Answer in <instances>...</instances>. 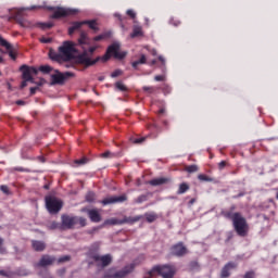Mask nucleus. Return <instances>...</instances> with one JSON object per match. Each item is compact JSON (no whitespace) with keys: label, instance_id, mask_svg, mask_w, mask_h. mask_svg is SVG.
<instances>
[{"label":"nucleus","instance_id":"f257e3e1","mask_svg":"<svg viewBox=\"0 0 278 278\" xmlns=\"http://www.w3.org/2000/svg\"><path fill=\"white\" fill-rule=\"evenodd\" d=\"M112 55L113 58H115V60H124L127 53L121 52V43L114 42L108 47L106 52L103 56H98L94 60H92L90 59V56H88V52L85 51L84 53L78 54L76 60L78 64H83V66H86V68H88L90 66H94L97 62H108L110 58H112Z\"/></svg>","mask_w":278,"mask_h":278},{"label":"nucleus","instance_id":"f03ea898","mask_svg":"<svg viewBox=\"0 0 278 278\" xmlns=\"http://www.w3.org/2000/svg\"><path fill=\"white\" fill-rule=\"evenodd\" d=\"M236 206L232 205L229 211H222V216L232 222V227L240 238H247L249 236V223H247V218L242 216V213L233 211Z\"/></svg>","mask_w":278,"mask_h":278},{"label":"nucleus","instance_id":"7ed1b4c3","mask_svg":"<svg viewBox=\"0 0 278 278\" xmlns=\"http://www.w3.org/2000/svg\"><path fill=\"white\" fill-rule=\"evenodd\" d=\"M177 274L175 265H156L148 273L149 277L160 275L163 278H173Z\"/></svg>","mask_w":278,"mask_h":278},{"label":"nucleus","instance_id":"20e7f679","mask_svg":"<svg viewBox=\"0 0 278 278\" xmlns=\"http://www.w3.org/2000/svg\"><path fill=\"white\" fill-rule=\"evenodd\" d=\"M77 43L73 41H64L61 47H59V53L63 58V62H71L75 60V53H77Z\"/></svg>","mask_w":278,"mask_h":278},{"label":"nucleus","instance_id":"39448f33","mask_svg":"<svg viewBox=\"0 0 278 278\" xmlns=\"http://www.w3.org/2000/svg\"><path fill=\"white\" fill-rule=\"evenodd\" d=\"M49 12H53L50 18L60 20L66 18V16H75L79 11L77 9H68L64 7H46Z\"/></svg>","mask_w":278,"mask_h":278},{"label":"nucleus","instance_id":"423d86ee","mask_svg":"<svg viewBox=\"0 0 278 278\" xmlns=\"http://www.w3.org/2000/svg\"><path fill=\"white\" fill-rule=\"evenodd\" d=\"M134 268H136V264L134 263L126 265L122 270L117 271L115 267H111L104 273V278H125L127 275L134 273Z\"/></svg>","mask_w":278,"mask_h":278},{"label":"nucleus","instance_id":"0eeeda50","mask_svg":"<svg viewBox=\"0 0 278 278\" xmlns=\"http://www.w3.org/2000/svg\"><path fill=\"white\" fill-rule=\"evenodd\" d=\"M63 205L64 203L62 200L53 195L46 197V207L50 214H58V212L62 210Z\"/></svg>","mask_w":278,"mask_h":278},{"label":"nucleus","instance_id":"6e6552de","mask_svg":"<svg viewBox=\"0 0 278 278\" xmlns=\"http://www.w3.org/2000/svg\"><path fill=\"white\" fill-rule=\"evenodd\" d=\"M139 220H142V215H137L135 217H124L123 219H117V218H110L105 219L103 223V226L105 225H134V223H138Z\"/></svg>","mask_w":278,"mask_h":278},{"label":"nucleus","instance_id":"1a4fd4ad","mask_svg":"<svg viewBox=\"0 0 278 278\" xmlns=\"http://www.w3.org/2000/svg\"><path fill=\"white\" fill-rule=\"evenodd\" d=\"M75 225H77V216L63 214L61 216V231H66L68 229H75Z\"/></svg>","mask_w":278,"mask_h":278},{"label":"nucleus","instance_id":"9d476101","mask_svg":"<svg viewBox=\"0 0 278 278\" xmlns=\"http://www.w3.org/2000/svg\"><path fill=\"white\" fill-rule=\"evenodd\" d=\"M56 74H53L51 76L52 79V86L59 85L62 86L64 85V81L71 77H75V74L73 72H65L62 73L60 71H55Z\"/></svg>","mask_w":278,"mask_h":278},{"label":"nucleus","instance_id":"9b49d317","mask_svg":"<svg viewBox=\"0 0 278 278\" xmlns=\"http://www.w3.org/2000/svg\"><path fill=\"white\" fill-rule=\"evenodd\" d=\"M20 71L22 72V79H24L25 81H30V84H34L33 75H38V68L28 65H22L20 67Z\"/></svg>","mask_w":278,"mask_h":278},{"label":"nucleus","instance_id":"f8f14e48","mask_svg":"<svg viewBox=\"0 0 278 278\" xmlns=\"http://www.w3.org/2000/svg\"><path fill=\"white\" fill-rule=\"evenodd\" d=\"M58 262V258L53 255L43 254L41 255L38 263L35 264L37 268H47V266H53Z\"/></svg>","mask_w":278,"mask_h":278},{"label":"nucleus","instance_id":"ddd939ff","mask_svg":"<svg viewBox=\"0 0 278 278\" xmlns=\"http://www.w3.org/2000/svg\"><path fill=\"white\" fill-rule=\"evenodd\" d=\"M91 258L96 262H100L98 266H101V268H106V266H110L112 264V254H105V255H99V254H92Z\"/></svg>","mask_w":278,"mask_h":278},{"label":"nucleus","instance_id":"4468645a","mask_svg":"<svg viewBox=\"0 0 278 278\" xmlns=\"http://www.w3.org/2000/svg\"><path fill=\"white\" fill-rule=\"evenodd\" d=\"M170 253L176 257H184V255H188V248L184 245V242H178L170 248Z\"/></svg>","mask_w":278,"mask_h":278},{"label":"nucleus","instance_id":"2eb2a0df","mask_svg":"<svg viewBox=\"0 0 278 278\" xmlns=\"http://www.w3.org/2000/svg\"><path fill=\"white\" fill-rule=\"evenodd\" d=\"M29 275V271L26 269H18L17 271H12L10 269H2L0 270L1 277H8V278H14V277H27Z\"/></svg>","mask_w":278,"mask_h":278},{"label":"nucleus","instance_id":"dca6fc26","mask_svg":"<svg viewBox=\"0 0 278 278\" xmlns=\"http://www.w3.org/2000/svg\"><path fill=\"white\" fill-rule=\"evenodd\" d=\"M127 201V195L122 194V195H112L102 200V205H112L113 203H125Z\"/></svg>","mask_w":278,"mask_h":278},{"label":"nucleus","instance_id":"f3484780","mask_svg":"<svg viewBox=\"0 0 278 278\" xmlns=\"http://www.w3.org/2000/svg\"><path fill=\"white\" fill-rule=\"evenodd\" d=\"M238 268V263L228 262L220 271V278H229L231 277V271Z\"/></svg>","mask_w":278,"mask_h":278},{"label":"nucleus","instance_id":"a211bd4d","mask_svg":"<svg viewBox=\"0 0 278 278\" xmlns=\"http://www.w3.org/2000/svg\"><path fill=\"white\" fill-rule=\"evenodd\" d=\"M78 45L84 50L83 53L86 51L88 53V50H86V47H90L92 45V40L90 37H88V34L86 31H81L80 36L78 38Z\"/></svg>","mask_w":278,"mask_h":278},{"label":"nucleus","instance_id":"6ab92c4d","mask_svg":"<svg viewBox=\"0 0 278 278\" xmlns=\"http://www.w3.org/2000/svg\"><path fill=\"white\" fill-rule=\"evenodd\" d=\"M0 47H4L9 53V58L11 60H16V53L14 52V48L12 47V43L8 42L4 38H0Z\"/></svg>","mask_w":278,"mask_h":278},{"label":"nucleus","instance_id":"aec40b11","mask_svg":"<svg viewBox=\"0 0 278 278\" xmlns=\"http://www.w3.org/2000/svg\"><path fill=\"white\" fill-rule=\"evenodd\" d=\"M87 214L91 223H101V213L97 208L88 210Z\"/></svg>","mask_w":278,"mask_h":278},{"label":"nucleus","instance_id":"412c9836","mask_svg":"<svg viewBox=\"0 0 278 278\" xmlns=\"http://www.w3.org/2000/svg\"><path fill=\"white\" fill-rule=\"evenodd\" d=\"M170 178H166V177H160V178H154L149 180V185L150 186H164L166 184H169Z\"/></svg>","mask_w":278,"mask_h":278},{"label":"nucleus","instance_id":"4be33fe9","mask_svg":"<svg viewBox=\"0 0 278 278\" xmlns=\"http://www.w3.org/2000/svg\"><path fill=\"white\" fill-rule=\"evenodd\" d=\"M31 247H33L34 251H37L38 253H40V252L45 251V249H47V244L45 243V241H38V240H33Z\"/></svg>","mask_w":278,"mask_h":278},{"label":"nucleus","instance_id":"5701e85b","mask_svg":"<svg viewBox=\"0 0 278 278\" xmlns=\"http://www.w3.org/2000/svg\"><path fill=\"white\" fill-rule=\"evenodd\" d=\"M81 27H84V21L73 22L72 26L68 28V36H73L75 31H78V29H81Z\"/></svg>","mask_w":278,"mask_h":278},{"label":"nucleus","instance_id":"b1692460","mask_svg":"<svg viewBox=\"0 0 278 278\" xmlns=\"http://www.w3.org/2000/svg\"><path fill=\"white\" fill-rule=\"evenodd\" d=\"M142 33V26L140 25H134L132 26V33L130 34V38H140V36H143Z\"/></svg>","mask_w":278,"mask_h":278},{"label":"nucleus","instance_id":"393cba45","mask_svg":"<svg viewBox=\"0 0 278 278\" xmlns=\"http://www.w3.org/2000/svg\"><path fill=\"white\" fill-rule=\"evenodd\" d=\"M50 60H53L54 62H62L63 58L61 52H55L54 50L49 51Z\"/></svg>","mask_w":278,"mask_h":278},{"label":"nucleus","instance_id":"a878e982","mask_svg":"<svg viewBox=\"0 0 278 278\" xmlns=\"http://www.w3.org/2000/svg\"><path fill=\"white\" fill-rule=\"evenodd\" d=\"M144 216L147 223H155V220L159 218L155 212L146 213Z\"/></svg>","mask_w":278,"mask_h":278},{"label":"nucleus","instance_id":"bb28decb","mask_svg":"<svg viewBox=\"0 0 278 278\" xmlns=\"http://www.w3.org/2000/svg\"><path fill=\"white\" fill-rule=\"evenodd\" d=\"M140 64H147V55L141 54L140 59L138 61H134L131 63L132 68H138Z\"/></svg>","mask_w":278,"mask_h":278},{"label":"nucleus","instance_id":"cd10ccee","mask_svg":"<svg viewBox=\"0 0 278 278\" xmlns=\"http://www.w3.org/2000/svg\"><path fill=\"white\" fill-rule=\"evenodd\" d=\"M188 190H190V185H188V182H182L179 185L177 194H186Z\"/></svg>","mask_w":278,"mask_h":278},{"label":"nucleus","instance_id":"c85d7f7f","mask_svg":"<svg viewBox=\"0 0 278 278\" xmlns=\"http://www.w3.org/2000/svg\"><path fill=\"white\" fill-rule=\"evenodd\" d=\"M84 25H88L89 29H92L93 31H99V27H97V21H84Z\"/></svg>","mask_w":278,"mask_h":278},{"label":"nucleus","instance_id":"c756f323","mask_svg":"<svg viewBox=\"0 0 278 278\" xmlns=\"http://www.w3.org/2000/svg\"><path fill=\"white\" fill-rule=\"evenodd\" d=\"M8 248H5V239L3 237H0V255H7Z\"/></svg>","mask_w":278,"mask_h":278},{"label":"nucleus","instance_id":"7c9ffc66","mask_svg":"<svg viewBox=\"0 0 278 278\" xmlns=\"http://www.w3.org/2000/svg\"><path fill=\"white\" fill-rule=\"evenodd\" d=\"M115 88L119 90V92H127L129 90V88H127L123 81L115 83Z\"/></svg>","mask_w":278,"mask_h":278},{"label":"nucleus","instance_id":"2f4dec72","mask_svg":"<svg viewBox=\"0 0 278 278\" xmlns=\"http://www.w3.org/2000/svg\"><path fill=\"white\" fill-rule=\"evenodd\" d=\"M100 247H101L100 242H94L93 244H91V247L89 249L90 255H92V253H97V251H99Z\"/></svg>","mask_w":278,"mask_h":278},{"label":"nucleus","instance_id":"473e14b6","mask_svg":"<svg viewBox=\"0 0 278 278\" xmlns=\"http://www.w3.org/2000/svg\"><path fill=\"white\" fill-rule=\"evenodd\" d=\"M39 71L45 75H48V73H51V71H53V67L49 65H42L39 67Z\"/></svg>","mask_w":278,"mask_h":278},{"label":"nucleus","instance_id":"72a5a7b5","mask_svg":"<svg viewBox=\"0 0 278 278\" xmlns=\"http://www.w3.org/2000/svg\"><path fill=\"white\" fill-rule=\"evenodd\" d=\"M144 201H149V195L147 194H141L137 199H135V203H144Z\"/></svg>","mask_w":278,"mask_h":278},{"label":"nucleus","instance_id":"f704fd0d","mask_svg":"<svg viewBox=\"0 0 278 278\" xmlns=\"http://www.w3.org/2000/svg\"><path fill=\"white\" fill-rule=\"evenodd\" d=\"M185 170L187 173H198L199 172V166L197 165H189L185 167Z\"/></svg>","mask_w":278,"mask_h":278},{"label":"nucleus","instance_id":"c9c22d12","mask_svg":"<svg viewBox=\"0 0 278 278\" xmlns=\"http://www.w3.org/2000/svg\"><path fill=\"white\" fill-rule=\"evenodd\" d=\"M37 27H40V29H51V27H53V23H38Z\"/></svg>","mask_w":278,"mask_h":278},{"label":"nucleus","instance_id":"e433bc0d","mask_svg":"<svg viewBox=\"0 0 278 278\" xmlns=\"http://www.w3.org/2000/svg\"><path fill=\"white\" fill-rule=\"evenodd\" d=\"M143 92H148V94H155L157 92L156 87H143Z\"/></svg>","mask_w":278,"mask_h":278},{"label":"nucleus","instance_id":"4c0bfd02","mask_svg":"<svg viewBox=\"0 0 278 278\" xmlns=\"http://www.w3.org/2000/svg\"><path fill=\"white\" fill-rule=\"evenodd\" d=\"M58 264H64V262H71V255H64L56 260Z\"/></svg>","mask_w":278,"mask_h":278},{"label":"nucleus","instance_id":"58836bf2","mask_svg":"<svg viewBox=\"0 0 278 278\" xmlns=\"http://www.w3.org/2000/svg\"><path fill=\"white\" fill-rule=\"evenodd\" d=\"M147 140V137H141V138H132L131 142L132 144H142Z\"/></svg>","mask_w":278,"mask_h":278},{"label":"nucleus","instance_id":"ea45409f","mask_svg":"<svg viewBox=\"0 0 278 278\" xmlns=\"http://www.w3.org/2000/svg\"><path fill=\"white\" fill-rule=\"evenodd\" d=\"M16 21H17V23H20V25L22 26V27H29V23L25 20V18H22V17H16Z\"/></svg>","mask_w":278,"mask_h":278},{"label":"nucleus","instance_id":"a19ab883","mask_svg":"<svg viewBox=\"0 0 278 278\" xmlns=\"http://www.w3.org/2000/svg\"><path fill=\"white\" fill-rule=\"evenodd\" d=\"M162 92L164 94H170V92H173V89L170 88V86L164 84L163 87H162Z\"/></svg>","mask_w":278,"mask_h":278},{"label":"nucleus","instance_id":"79ce46f5","mask_svg":"<svg viewBox=\"0 0 278 278\" xmlns=\"http://www.w3.org/2000/svg\"><path fill=\"white\" fill-rule=\"evenodd\" d=\"M77 224L80 226V227H86L88 225V222L85 217H77Z\"/></svg>","mask_w":278,"mask_h":278},{"label":"nucleus","instance_id":"37998d69","mask_svg":"<svg viewBox=\"0 0 278 278\" xmlns=\"http://www.w3.org/2000/svg\"><path fill=\"white\" fill-rule=\"evenodd\" d=\"M86 201H87L88 203H92V201H94V192L89 191V192L86 194Z\"/></svg>","mask_w":278,"mask_h":278},{"label":"nucleus","instance_id":"c03bdc74","mask_svg":"<svg viewBox=\"0 0 278 278\" xmlns=\"http://www.w3.org/2000/svg\"><path fill=\"white\" fill-rule=\"evenodd\" d=\"M89 160L88 157H83V159H79V160H76L75 161V164H78V166H84V164H88Z\"/></svg>","mask_w":278,"mask_h":278},{"label":"nucleus","instance_id":"a18cd8bd","mask_svg":"<svg viewBox=\"0 0 278 278\" xmlns=\"http://www.w3.org/2000/svg\"><path fill=\"white\" fill-rule=\"evenodd\" d=\"M198 179L200 180V181H212V178H210L207 175H205V174H200L199 176H198Z\"/></svg>","mask_w":278,"mask_h":278},{"label":"nucleus","instance_id":"49530a36","mask_svg":"<svg viewBox=\"0 0 278 278\" xmlns=\"http://www.w3.org/2000/svg\"><path fill=\"white\" fill-rule=\"evenodd\" d=\"M105 38H108V34L98 35V36L93 37V41L99 42L101 40H105Z\"/></svg>","mask_w":278,"mask_h":278},{"label":"nucleus","instance_id":"de8ad7c7","mask_svg":"<svg viewBox=\"0 0 278 278\" xmlns=\"http://www.w3.org/2000/svg\"><path fill=\"white\" fill-rule=\"evenodd\" d=\"M242 278H255V273L253 270L247 271Z\"/></svg>","mask_w":278,"mask_h":278},{"label":"nucleus","instance_id":"09e8293b","mask_svg":"<svg viewBox=\"0 0 278 278\" xmlns=\"http://www.w3.org/2000/svg\"><path fill=\"white\" fill-rule=\"evenodd\" d=\"M121 75H123V72L121 70H115L112 74L111 77L116 78V77H121Z\"/></svg>","mask_w":278,"mask_h":278},{"label":"nucleus","instance_id":"8fccbe9b","mask_svg":"<svg viewBox=\"0 0 278 278\" xmlns=\"http://www.w3.org/2000/svg\"><path fill=\"white\" fill-rule=\"evenodd\" d=\"M101 157L108 159V157H114V153L110 151H105L101 154Z\"/></svg>","mask_w":278,"mask_h":278},{"label":"nucleus","instance_id":"3c124183","mask_svg":"<svg viewBox=\"0 0 278 278\" xmlns=\"http://www.w3.org/2000/svg\"><path fill=\"white\" fill-rule=\"evenodd\" d=\"M53 39L49 38V37H42L40 39V42H42L43 45H49L52 42Z\"/></svg>","mask_w":278,"mask_h":278},{"label":"nucleus","instance_id":"603ef678","mask_svg":"<svg viewBox=\"0 0 278 278\" xmlns=\"http://www.w3.org/2000/svg\"><path fill=\"white\" fill-rule=\"evenodd\" d=\"M170 25H174V27H178V25H181V22L179 20H175L174 17L169 21Z\"/></svg>","mask_w":278,"mask_h":278},{"label":"nucleus","instance_id":"864d4df0","mask_svg":"<svg viewBox=\"0 0 278 278\" xmlns=\"http://www.w3.org/2000/svg\"><path fill=\"white\" fill-rule=\"evenodd\" d=\"M0 190L4 194H10V188H8V186H5V185L0 186Z\"/></svg>","mask_w":278,"mask_h":278},{"label":"nucleus","instance_id":"5fc2aeb1","mask_svg":"<svg viewBox=\"0 0 278 278\" xmlns=\"http://www.w3.org/2000/svg\"><path fill=\"white\" fill-rule=\"evenodd\" d=\"M126 14L130 16V18H136V12L131 9L127 10Z\"/></svg>","mask_w":278,"mask_h":278},{"label":"nucleus","instance_id":"6e6d98bb","mask_svg":"<svg viewBox=\"0 0 278 278\" xmlns=\"http://www.w3.org/2000/svg\"><path fill=\"white\" fill-rule=\"evenodd\" d=\"M98 47L93 46V47H89V49L87 50V58H88V53H90V55H92L94 53V51H97Z\"/></svg>","mask_w":278,"mask_h":278},{"label":"nucleus","instance_id":"4d7b16f0","mask_svg":"<svg viewBox=\"0 0 278 278\" xmlns=\"http://www.w3.org/2000/svg\"><path fill=\"white\" fill-rule=\"evenodd\" d=\"M165 79H166V76H164V75H156L154 77L155 81H165Z\"/></svg>","mask_w":278,"mask_h":278},{"label":"nucleus","instance_id":"13d9d810","mask_svg":"<svg viewBox=\"0 0 278 278\" xmlns=\"http://www.w3.org/2000/svg\"><path fill=\"white\" fill-rule=\"evenodd\" d=\"M225 166H227V162H225V161L219 162V164H218L219 170H223V168H225Z\"/></svg>","mask_w":278,"mask_h":278},{"label":"nucleus","instance_id":"bf43d9fd","mask_svg":"<svg viewBox=\"0 0 278 278\" xmlns=\"http://www.w3.org/2000/svg\"><path fill=\"white\" fill-rule=\"evenodd\" d=\"M39 87H31L30 88V96L33 97V94H36V92H38Z\"/></svg>","mask_w":278,"mask_h":278},{"label":"nucleus","instance_id":"052dcab7","mask_svg":"<svg viewBox=\"0 0 278 278\" xmlns=\"http://www.w3.org/2000/svg\"><path fill=\"white\" fill-rule=\"evenodd\" d=\"M190 267H191V268H199V263H198L197 261H192V262L190 263Z\"/></svg>","mask_w":278,"mask_h":278},{"label":"nucleus","instance_id":"680f3d73","mask_svg":"<svg viewBox=\"0 0 278 278\" xmlns=\"http://www.w3.org/2000/svg\"><path fill=\"white\" fill-rule=\"evenodd\" d=\"M62 224H58V223H52V229H60Z\"/></svg>","mask_w":278,"mask_h":278},{"label":"nucleus","instance_id":"e2e57ef3","mask_svg":"<svg viewBox=\"0 0 278 278\" xmlns=\"http://www.w3.org/2000/svg\"><path fill=\"white\" fill-rule=\"evenodd\" d=\"M114 16L116 18H118V21H121V23H123V15L122 14L115 13Z\"/></svg>","mask_w":278,"mask_h":278},{"label":"nucleus","instance_id":"0e129e2a","mask_svg":"<svg viewBox=\"0 0 278 278\" xmlns=\"http://www.w3.org/2000/svg\"><path fill=\"white\" fill-rule=\"evenodd\" d=\"M15 103L16 105H26V102L23 100H17Z\"/></svg>","mask_w":278,"mask_h":278},{"label":"nucleus","instance_id":"69168bd1","mask_svg":"<svg viewBox=\"0 0 278 278\" xmlns=\"http://www.w3.org/2000/svg\"><path fill=\"white\" fill-rule=\"evenodd\" d=\"M27 81H29V80L24 79V81H22V84H21V88H26L27 87Z\"/></svg>","mask_w":278,"mask_h":278},{"label":"nucleus","instance_id":"338daca9","mask_svg":"<svg viewBox=\"0 0 278 278\" xmlns=\"http://www.w3.org/2000/svg\"><path fill=\"white\" fill-rule=\"evenodd\" d=\"M194 203H197V199L192 198V199L189 201V205H194Z\"/></svg>","mask_w":278,"mask_h":278},{"label":"nucleus","instance_id":"774afa93","mask_svg":"<svg viewBox=\"0 0 278 278\" xmlns=\"http://www.w3.org/2000/svg\"><path fill=\"white\" fill-rule=\"evenodd\" d=\"M160 62H162V64H166V60L163 59V56H159Z\"/></svg>","mask_w":278,"mask_h":278}]
</instances>
